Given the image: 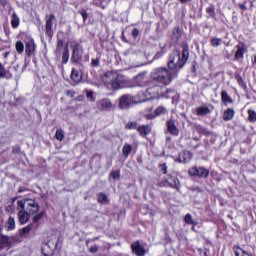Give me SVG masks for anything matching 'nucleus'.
<instances>
[{"label":"nucleus","instance_id":"obj_48","mask_svg":"<svg viewBox=\"0 0 256 256\" xmlns=\"http://www.w3.org/2000/svg\"><path fill=\"white\" fill-rule=\"evenodd\" d=\"M110 177H112V179H114V181H115L121 177V172L119 170L112 171L110 173Z\"/></svg>","mask_w":256,"mask_h":256},{"label":"nucleus","instance_id":"obj_51","mask_svg":"<svg viewBox=\"0 0 256 256\" xmlns=\"http://www.w3.org/2000/svg\"><path fill=\"white\" fill-rule=\"evenodd\" d=\"M132 37H133L134 39H137V38L139 37V29L134 28V29L132 30Z\"/></svg>","mask_w":256,"mask_h":256},{"label":"nucleus","instance_id":"obj_57","mask_svg":"<svg viewBox=\"0 0 256 256\" xmlns=\"http://www.w3.org/2000/svg\"><path fill=\"white\" fill-rule=\"evenodd\" d=\"M239 7L242 11H247V6L245 4H239Z\"/></svg>","mask_w":256,"mask_h":256},{"label":"nucleus","instance_id":"obj_54","mask_svg":"<svg viewBox=\"0 0 256 256\" xmlns=\"http://www.w3.org/2000/svg\"><path fill=\"white\" fill-rule=\"evenodd\" d=\"M160 167H161V171L164 173V175H167V164L166 163L161 164Z\"/></svg>","mask_w":256,"mask_h":256},{"label":"nucleus","instance_id":"obj_23","mask_svg":"<svg viewBox=\"0 0 256 256\" xmlns=\"http://www.w3.org/2000/svg\"><path fill=\"white\" fill-rule=\"evenodd\" d=\"M138 133L141 137H147L149 133H151V126L150 125H142L137 128Z\"/></svg>","mask_w":256,"mask_h":256},{"label":"nucleus","instance_id":"obj_18","mask_svg":"<svg viewBox=\"0 0 256 256\" xmlns=\"http://www.w3.org/2000/svg\"><path fill=\"white\" fill-rule=\"evenodd\" d=\"M237 51L235 52L234 59L235 61H239L244 58L245 51H247V46L245 44H239L236 46Z\"/></svg>","mask_w":256,"mask_h":256},{"label":"nucleus","instance_id":"obj_50","mask_svg":"<svg viewBox=\"0 0 256 256\" xmlns=\"http://www.w3.org/2000/svg\"><path fill=\"white\" fill-rule=\"evenodd\" d=\"M103 3H105V0H93V5H95V7H101Z\"/></svg>","mask_w":256,"mask_h":256},{"label":"nucleus","instance_id":"obj_19","mask_svg":"<svg viewBox=\"0 0 256 256\" xmlns=\"http://www.w3.org/2000/svg\"><path fill=\"white\" fill-rule=\"evenodd\" d=\"M165 181L173 189L179 190V187H181V185L179 184V178L178 177L170 175V176H168V178Z\"/></svg>","mask_w":256,"mask_h":256},{"label":"nucleus","instance_id":"obj_29","mask_svg":"<svg viewBox=\"0 0 256 256\" xmlns=\"http://www.w3.org/2000/svg\"><path fill=\"white\" fill-rule=\"evenodd\" d=\"M69 63V46L66 45L62 52V65H67Z\"/></svg>","mask_w":256,"mask_h":256},{"label":"nucleus","instance_id":"obj_43","mask_svg":"<svg viewBox=\"0 0 256 256\" xmlns=\"http://www.w3.org/2000/svg\"><path fill=\"white\" fill-rule=\"evenodd\" d=\"M126 129L133 130V129H139V124L137 121H131L126 124Z\"/></svg>","mask_w":256,"mask_h":256},{"label":"nucleus","instance_id":"obj_32","mask_svg":"<svg viewBox=\"0 0 256 256\" xmlns=\"http://www.w3.org/2000/svg\"><path fill=\"white\" fill-rule=\"evenodd\" d=\"M19 23H21V20L19 19V16H17V13H13L11 16V25L13 29H17L19 27Z\"/></svg>","mask_w":256,"mask_h":256},{"label":"nucleus","instance_id":"obj_10","mask_svg":"<svg viewBox=\"0 0 256 256\" xmlns=\"http://www.w3.org/2000/svg\"><path fill=\"white\" fill-rule=\"evenodd\" d=\"M96 105L100 111H111L115 109V105L108 98L99 100Z\"/></svg>","mask_w":256,"mask_h":256},{"label":"nucleus","instance_id":"obj_56","mask_svg":"<svg viewBox=\"0 0 256 256\" xmlns=\"http://www.w3.org/2000/svg\"><path fill=\"white\" fill-rule=\"evenodd\" d=\"M25 191H29V189H27L25 186H20L18 189V193H25Z\"/></svg>","mask_w":256,"mask_h":256},{"label":"nucleus","instance_id":"obj_38","mask_svg":"<svg viewBox=\"0 0 256 256\" xmlns=\"http://www.w3.org/2000/svg\"><path fill=\"white\" fill-rule=\"evenodd\" d=\"M248 120L250 123H256V111L255 110H248Z\"/></svg>","mask_w":256,"mask_h":256},{"label":"nucleus","instance_id":"obj_44","mask_svg":"<svg viewBox=\"0 0 256 256\" xmlns=\"http://www.w3.org/2000/svg\"><path fill=\"white\" fill-rule=\"evenodd\" d=\"M206 13L210 15L212 19H215L216 13H215V6H210L206 9Z\"/></svg>","mask_w":256,"mask_h":256},{"label":"nucleus","instance_id":"obj_6","mask_svg":"<svg viewBox=\"0 0 256 256\" xmlns=\"http://www.w3.org/2000/svg\"><path fill=\"white\" fill-rule=\"evenodd\" d=\"M59 241L56 238H51L47 242L42 243L41 251L44 256H53L55 249H57Z\"/></svg>","mask_w":256,"mask_h":256},{"label":"nucleus","instance_id":"obj_27","mask_svg":"<svg viewBox=\"0 0 256 256\" xmlns=\"http://www.w3.org/2000/svg\"><path fill=\"white\" fill-rule=\"evenodd\" d=\"M233 117H235L234 109L228 108L227 110L224 111V114H223L224 121H231V120H233Z\"/></svg>","mask_w":256,"mask_h":256},{"label":"nucleus","instance_id":"obj_52","mask_svg":"<svg viewBox=\"0 0 256 256\" xmlns=\"http://www.w3.org/2000/svg\"><path fill=\"white\" fill-rule=\"evenodd\" d=\"M97 251H99V247H97V245H93L89 248L90 253H97Z\"/></svg>","mask_w":256,"mask_h":256},{"label":"nucleus","instance_id":"obj_11","mask_svg":"<svg viewBox=\"0 0 256 256\" xmlns=\"http://www.w3.org/2000/svg\"><path fill=\"white\" fill-rule=\"evenodd\" d=\"M29 219H31V214L27 212L25 208L18 207V221L20 225L29 223Z\"/></svg>","mask_w":256,"mask_h":256},{"label":"nucleus","instance_id":"obj_62","mask_svg":"<svg viewBox=\"0 0 256 256\" xmlns=\"http://www.w3.org/2000/svg\"><path fill=\"white\" fill-rule=\"evenodd\" d=\"M171 140V138H167V141H170Z\"/></svg>","mask_w":256,"mask_h":256},{"label":"nucleus","instance_id":"obj_28","mask_svg":"<svg viewBox=\"0 0 256 256\" xmlns=\"http://www.w3.org/2000/svg\"><path fill=\"white\" fill-rule=\"evenodd\" d=\"M15 227V218L10 216L5 223V228L7 229V231H15Z\"/></svg>","mask_w":256,"mask_h":256},{"label":"nucleus","instance_id":"obj_59","mask_svg":"<svg viewBox=\"0 0 256 256\" xmlns=\"http://www.w3.org/2000/svg\"><path fill=\"white\" fill-rule=\"evenodd\" d=\"M0 4L3 6L7 5V0H0Z\"/></svg>","mask_w":256,"mask_h":256},{"label":"nucleus","instance_id":"obj_25","mask_svg":"<svg viewBox=\"0 0 256 256\" xmlns=\"http://www.w3.org/2000/svg\"><path fill=\"white\" fill-rule=\"evenodd\" d=\"M63 45H65V40L57 37V45H56V50H55V55L57 57H61V52L63 51Z\"/></svg>","mask_w":256,"mask_h":256},{"label":"nucleus","instance_id":"obj_63","mask_svg":"<svg viewBox=\"0 0 256 256\" xmlns=\"http://www.w3.org/2000/svg\"><path fill=\"white\" fill-rule=\"evenodd\" d=\"M195 139V141H199V139H197V138H194Z\"/></svg>","mask_w":256,"mask_h":256},{"label":"nucleus","instance_id":"obj_45","mask_svg":"<svg viewBox=\"0 0 256 256\" xmlns=\"http://www.w3.org/2000/svg\"><path fill=\"white\" fill-rule=\"evenodd\" d=\"M101 66V58H92L91 67L97 68Z\"/></svg>","mask_w":256,"mask_h":256},{"label":"nucleus","instance_id":"obj_49","mask_svg":"<svg viewBox=\"0 0 256 256\" xmlns=\"http://www.w3.org/2000/svg\"><path fill=\"white\" fill-rule=\"evenodd\" d=\"M236 80L238 82V85H240V87H245V81L243 80V77L241 75H237Z\"/></svg>","mask_w":256,"mask_h":256},{"label":"nucleus","instance_id":"obj_53","mask_svg":"<svg viewBox=\"0 0 256 256\" xmlns=\"http://www.w3.org/2000/svg\"><path fill=\"white\" fill-rule=\"evenodd\" d=\"M165 55V51L157 52L154 56V59H161Z\"/></svg>","mask_w":256,"mask_h":256},{"label":"nucleus","instance_id":"obj_20","mask_svg":"<svg viewBox=\"0 0 256 256\" xmlns=\"http://www.w3.org/2000/svg\"><path fill=\"white\" fill-rule=\"evenodd\" d=\"M71 79L73 82L77 83H81V81L83 80V74L79 72V70L72 68L71 71Z\"/></svg>","mask_w":256,"mask_h":256},{"label":"nucleus","instance_id":"obj_26","mask_svg":"<svg viewBox=\"0 0 256 256\" xmlns=\"http://www.w3.org/2000/svg\"><path fill=\"white\" fill-rule=\"evenodd\" d=\"M180 59H182L184 65L189 59V46L187 44L183 45V51L182 53L180 52Z\"/></svg>","mask_w":256,"mask_h":256},{"label":"nucleus","instance_id":"obj_1","mask_svg":"<svg viewBox=\"0 0 256 256\" xmlns=\"http://www.w3.org/2000/svg\"><path fill=\"white\" fill-rule=\"evenodd\" d=\"M150 77L153 81H157V83L167 86L171 85L173 83V79H176V77L179 76L167 67H158L151 72Z\"/></svg>","mask_w":256,"mask_h":256},{"label":"nucleus","instance_id":"obj_5","mask_svg":"<svg viewBox=\"0 0 256 256\" xmlns=\"http://www.w3.org/2000/svg\"><path fill=\"white\" fill-rule=\"evenodd\" d=\"M139 96H133L131 94H124L119 98L118 107L121 109H129L133 103H143V101L138 100Z\"/></svg>","mask_w":256,"mask_h":256},{"label":"nucleus","instance_id":"obj_46","mask_svg":"<svg viewBox=\"0 0 256 256\" xmlns=\"http://www.w3.org/2000/svg\"><path fill=\"white\" fill-rule=\"evenodd\" d=\"M79 14L83 18L84 23H85V21H87V19H89V14L87 13V10H85V9L79 10Z\"/></svg>","mask_w":256,"mask_h":256},{"label":"nucleus","instance_id":"obj_61","mask_svg":"<svg viewBox=\"0 0 256 256\" xmlns=\"http://www.w3.org/2000/svg\"><path fill=\"white\" fill-rule=\"evenodd\" d=\"M189 1H191V0H180V2L183 3V4L189 3Z\"/></svg>","mask_w":256,"mask_h":256},{"label":"nucleus","instance_id":"obj_7","mask_svg":"<svg viewBox=\"0 0 256 256\" xmlns=\"http://www.w3.org/2000/svg\"><path fill=\"white\" fill-rule=\"evenodd\" d=\"M134 87H149L151 79L147 77V71L140 72L133 78Z\"/></svg>","mask_w":256,"mask_h":256},{"label":"nucleus","instance_id":"obj_35","mask_svg":"<svg viewBox=\"0 0 256 256\" xmlns=\"http://www.w3.org/2000/svg\"><path fill=\"white\" fill-rule=\"evenodd\" d=\"M8 244H9V236L0 234V247H1V250L3 249V247H5V245H8Z\"/></svg>","mask_w":256,"mask_h":256},{"label":"nucleus","instance_id":"obj_58","mask_svg":"<svg viewBox=\"0 0 256 256\" xmlns=\"http://www.w3.org/2000/svg\"><path fill=\"white\" fill-rule=\"evenodd\" d=\"M12 153H19V148H17V147H13V149H12Z\"/></svg>","mask_w":256,"mask_h":256},{"label":"nucleus","instance_id":"obj_24","mask_svg":"<svg viewBox=\"0 0 256 256\" xmlns=\"http://www.w3.org/2000/svg\"><path fill=\"white\" fill-rule=\"evenodd\" d=\"M211 113V109L207 106H200L196 108V115L199 117H205V115H209Z\"/></svg>","mask_w":256,"mask_h":256},{"label":"nucleus","instance_id":"obj_55","mask_svg":"<svg viewBox=\"0 0 256 256\" xmlns=\"http://www.w3.org/2000/svg\"><path fill=\"white\" fill-rule=\"evenodd\" d=\"M86 97H87L88 99H92V101H93V91L87 90V91H86Z\"/></svg>","mask_w":256,"mask_h":256},{"label":"nucleus","instance_id":"obj_33","mask_svg":"<svg viewBox=\"0 0 256 256\" xmlns=\"http://www.w3.org/2000/svg\"><path fill=\"white\" fill-rule=\"evenodd\" d=\"M131 151H133V146H131V144L125 143L122 148V153L126 159L129 157V155H131Z\"/></svg>","mask_w":256,"mask_h":256},{"label":"nucleus","instance_id":"obj_30","mask_svg":"<svg viewBox=\"0 0 256 256\" xmlns=\"http://www.w3.org/2000/svg\"><path fill=\"white\" fill-rule=\"evenodd\" d=\"M31 231H33V224H29L26 227L20 229L19 235H20V237H27V235H29V233H31Z\"/></svg>","mask_w":256,"mask_h":256},{"label":"nucleus","instance_id":"obj_2","mask_svg":"<svg viewBox=\"0 0 256 256\" xmlns=\"http://www.w3.org/2000/svg\"><path fill=\"white\" fill-rule=\"evenodd\" d=\"M167 67L174 73V75L179 76L181 69L185 67V63L183 62V59H181V51L174 49L168 55Z\"/></svg>","mask_w":256,"mask_h":256},{"label":"nucleus","instance_id":"obj_47","mask_svg":"<svg viewBox=\"0 0 256 256\" xmlns=\"http://www.w3.org/2000/svg\"><path fill=\"white\" fill-rule=\"evenodd\" d=\"M7 76V70H5V66L0 63V79H5Z\"/></svg>","mask_w":256,"mask_h":256},{"label":"nucleus","instance_id":"obj_16","mask_svg":"<svg viewBox=\"0 0 256 256\" xmlns=\"http://www.w3.org/2000/svg\"><path fill=\"white\" fill-rule=\"evenodd\" d=\"M193 159V153L190 151H182L177 157L178 163H189Z\"/></svg>","mask_w":256,"mask_h":256},{"label":"nucleus","instance_id":"obj_34","mask_svg":"<svg viewBox=\"0 0 256 256\" xmlns=\"http://www.w3.org/2000/svg\"><path fill=\"white\" fill-rule=\"evenodd\" d=\"M97 201L98 203H102L103 205H107V203H109V199L107 198V195H105V193H98Z\"/></svg>","mask_w":256,"mask_h":256},{"label":"nucleus","instance_id":"obj_60","mask_svg":"<svg viewBox=\"0 0 256 256\" xmlns=\"http://www.w3.org/2000/svg\"><path fill=\"white\" fill-rule=\"evenodd\" d=\"M9 55H10V52H5V53L3 54L4 59H7V57H9Z\"/></svg>","mask_w":256,"mask_h":256},{"label":"nucleus","instance_id":"obj_39","mask_svg":"<svg viewBox=\"0 0 256 256\" xmlns=\"http://www.w3.org/2000/svg\"><path fill=\"white\" fill-rule=\"evenodd\" d=\"M184 222H185L187 225H197V222H195V221L193 220V216H191V214H186V215H185Z\"/></svg>","mask_w":256,"mask_h":256},{"label":"nucleus","instance_id":"obj_15","mask_svg":"<svg viewBox=\"0 0 256 256\" xmlns=\"http://www.w3.org/2000/svg\"><path fill=\"white\" fill-rule=\"evenodd\" d=\"M169 110L165 108V106H158L154 113H150L146 115V119H155V117H159V115H167Z\"/></svg>","mask_w":256,"mask_h":256},{"label":"nucleus","instance_id":"obj_40","mask_svg":"<svg viewBox=\"0 0 256 256\" xmlns=\"http://www.w3.org/2000/svg\"><path fill=\"white\" fill-rule=\"evenodd\" d=\"M196 131H197V133H199L200 135H209V134H210L209 130H207V128H205V127H203V126H201V125H198V126L196 127Z\"/></svg>","mask_w":256,"mask_h":256},{"label":"nucleus","instance_id":"obj_14","mask_svg":"<svg viewBox=\"0 0 256 256\" xmlns=\"http://www.w3.org/2000/svg\"><path fill=\"white\" fill-rule=\"evenodd\" d=\"M37 49V45L34 40H29L25 44V53L27 57H33L35 55V50Z\"/></svg>","mask_w":256,"mask_h":256},{"label":"nucleus","instance_id":"obj_17","mask_svg":"<svg viewBox=\"0 0 256 256\" xmlns=\"http://www.w3.org/2000/svg\"><path fill=\"white\" fill-rule=\"evenodd\" d=\"M131 249L136 256H145V248L141 246V243L139 241L132 243Z\"/></svg>","mask_w":256,"mask_h":256},{"label":"nucleus","instance_id":"obj_31","mask_svg":"<svg viewBox=\"0 0 256 256\" xmlns=\"http://www.w3.org/2000/svg\"><path fill=\"white\" fill-rule=\"evenodd\" d=\"M221 99L224 105H227V103H233V98H231V96H229V93H227V91L225 90L221 92Z\"/></svg>","mask_w":256,"mask_h":256},{"label":"nucleus","instance_id":"obj_21","mask_svg":"<svg viewBox=\"0 0 256 256\" xmlns=\"http://www.w3.org/2000/svg\"><path fill=\"white\" fill-rule=\"evenodd\" d=\"M179 39H181V28L177 26L172 30L171 41L177 44L179 43Z\"/></svg>","mask_w":256,"mask_h":256},{"label":"nucleus","instance_id":"obj_4","mask_svg":"<svg viewBox=\"0 0 256 256\" xmlns=\"http://www.w3.org/2000/svg\"><path fill=\"white\" fill-rule=\"evenodd\" d=\"M18 207H21L22 209L25 208V211L29 213L30 215H35L39 213V209H41V206L39 205V202L35 201L34 199H23L17 201Z\"/></svg>","mask_w":256,"mask_h":256},{"label":"nucleus","instance_id":"obj_8","mask_svg":"<svg viewBox=\"0 0 256 256\" xmlns=\"http://www.w3.org/2000/svg\"><path fill=\"white\" fill-rule=\"evenodd\" d=\"M83 45L79 43H75L72 45V55H71V63H80L83 60Z\"/></svg>","mask_w":256,"mask_h":256},{"label":"nucleus","instance_id":"obj_41","mask_svg":"<svg viewBox=\"0 0 256 256\" xmlns=\"http://www.w3.org/2000/svg\"><path fill=\"white\" fill-rule=\"evenodd\" d=\"M55 137L57 141H63L65 139V132L61 129L56 130Z\"/></svg>","mask_w":256,"mask_h":256},{"label":"nucleus","instance_id":"obj_36","mask_svg":"<svg viewBox=\"0 0 256 256\" xmlns=\"http://www.w3.org/2000/svg\"><path fill=\"white\" fill-rule=\"evenodd\" d=\"M15 49L19 55L25 51V44L22 41H17L15 44Z\"/></svg>","mask_w":256,"mask_h":256},{"label":"nucleus","instance_id":"obj_3","mask_svg":"<svg viewBox=\"0 0 256 256\" xmlns=\"http://www.w3.org/2000/svg\"><path fill=\"white\" fill-rule=\"evenodd\" d=\"M104 80L111 85L112 89H123L127 85V78L115 71L106 73Z\"/></svg>","mask_w":256,"mask_h":256},{"label":"nucleus","instance_id":"obj_12","mask_svg":"<svg viewBox=\"0 0 256 256\" xmlns=\"http://www.w3.org/2000/svg\"><path fill=\"white\" fill-rule=\"evenodd\" d=\"M53 21H55V14L46 15V35L53 37Z\"/></svg>","mask_w":256,"mask_h":256},{"label":"nucleus","instance_id":"obj_37","mask_svg":"<svg viewBox=\"0 0 256 256\" xmlns=\"http://www.w3.org/2000/svg\"><path fill=\"white\" fill-rule=\"evenodd\" d=\"M43 217H45V210L35 214L34 217L32 218V222L39 223V221H41V219H43Z\"/></svg>","mask_w":256,"mask_h":256},{"label":"nucleus","instance_id":"obj_13","mask_svg":"<svg viewBox=\"0 0 256 256\" xmlns=\"http://www.w3.org/2000/svg\"><path fill=\"white\" fill-rule=\"evenodd\" d=\"M167 131L170 135L173 137H179V128H177V125L175 124V121L173 119H169L166 122Z\"/></svg>","mask_w":256,"mask_h":256},{"label":"nucleus","instance_id":"obj_42","mask_svg":"<svg viewBox=\"0 0 256 256\" xmlns=\"http://www.w3.org/2000/svg\"><path fill=\"white\" fill-rule=\"evenodd\" d=\"M210 43L212 47H220L221 43H223V40L221 38H212Z\"/></svg>","mask_w":256,"mask_h":256},{"label":"nucleus","instance_id":"obj_9","mask_svg":"<svg viewBox=\"0 0 256 256\" xmlns=\"http://www.w3.org/2000/svg\"><path fill=\"white\" fill-rule=\"evenodd\" d=\"M190 177H199V179H207L209 177V169L194 166L188 170Z\"/></svg>","mask_w":256,"mask_h":256},{"label":"nucleus","instance_id":"obj_22","mask_svg":"<svg viewBox=\"0 0 256 256\" xmlns=\"http://www.w3.org/2000/svg\"><path fill=\"white\" fill-rule=\"evenodd\" d=\"M161 90V86L155 84L153 86H150L147 90L146 93L150 95V97H158L159 91Z\"/></svg>","mask_w":256,"mask_h":256}]
</instances>
